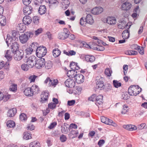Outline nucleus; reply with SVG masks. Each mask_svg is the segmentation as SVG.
I'll return each instance as SVG.
<instances>
[{
    "label": "nucleus",
    "mask_w": 147,
    "mask_h": 147,
    "mask_svg": "<svg viewBox=\"0 0 147 147\" xmlns=\"http://www.w3.org/2000/svg\"><path fill=\"white\" fill-rule=\"evenodd\" d=\"M112 73L111 70L109 68L106 69L105 71V74L109 77L111 76Z\"/></svg>",
    "instance_id": "8fccbe9b"
},
{
    "label": "nucleus",
    "mask_w": 147,
    "mask_h": 147,
    "mask_svg": "<svg viewBox=\"0 0 147 147\" xmlns=\"http://www.w3.org/2000/svg\"><path fill=\"white\" fill-rule=\"evenodd\" d=\"M17 85L16 84H12L10 86V91L13 92L16 91L17 90Z\"/></svg>",
    "instance_id": "de8ad7c7"
},
{
    "label": "nucleus",
    "mask_w": 147,
    "mask_h": 147,
    "mask_svg": "<svg viewBox=\"0 0 147 147\" xmlns=\"http://www.w3.org/2000/svg\"><path fill=\"white\" fill-rule=\"evenodd\" d=\"M10 48L13 53L19 50V45L18 43L16 42H12L10 45Z\"/></svg>",
    "instance_id": "ddd939ff"
},
{
    "label": "nucleus",
    "mask_w": 147,
    "mask_h": 147,
    "mask_svg": "<svg viewBox=\"0 0 147 147\" xmlns=\"http://www.w3.org/2000/svg\"><path fill=\"white\" fill-rule=\"evenodd\" d=\"M20 119L21 121H26L27 119V116L25 114L23 113L20 115Z\"/></svg>",
    "instance_id": "3c124183"
},
{
    "label": "nucleus",
    "mask_w": 147,
    "mask_h": 147,
    "mask_svg": "<svg viewBox=\"0 0 147 147\" xmlns=\"http://www.w3.org/2000/svg\"><path fill=\"white\" fill-rule=\"evenodd\" d=\"M103 96L102 95H99L96 96L95 98V104L98 106L102 103Z\"/></svg>",
    "instance_id": "aec40b11"
},
{
    "label": "nucleus",
    "mask_w": 147,
    "mask_h": 147,
    "mask_svg": "<svg viewBox=\"0 0 147 147\" xmlns=\"http://www.w3.org/2000/svg\"><path fill=\"white\" fill-rule=\"evenodd\" d=\"M85 58L86 61L90 63L93 62L95 59V57L94 56L88 55H85Z\"/></svg>",
    "instance_id": "a878e982"
},
{
    "label": "nucleus",
    "mask_w": 147,
    "mask_h": 147,
    "mask_svg": "<svg viewBox=\"0 0 147 147\" xmlns=\"http://www.w3.org/2000/svg\"><path fill=\"white\" fill-rule=\"evenodd\" d=\"M120 24L118 25V27L119 28L123 29L126 26H128L127 24H126V22L124 21H120Z\"/></svg>",
    "instance_id": "f704fd0d"
},
{
    "label": "nucleus",
    "mask_w": 147,
    "mask_h": 147,
    "mask_svg": "<svg viewBox=\"0 0 147 147\" xmlns=\"http://www.w3.org/2000/svg\"><path fill=\"white\" fill-rule=\"evenodd\" d=\"M93 49L98 51H103L105 50V48L103 46L98 45L97 47H94Z\"/></svg>",
    "instance_id": "864d4df0"
},
{
    "label": "nucleus",
    "mask_w": 147,
    "mask_h": 147,
    "mask_svg": "<svg viewBox=\"0 0 147 147\" xmlns=\"http://www.w3.org/2000/svg\"><path fill=\"white\" fill-rule=\"evenodd\" d=\"M77 74V72L74 69H71L67 71V75L69 78H75Z\"/></svg>",
    "instance_id": "a211bd4d"
},
{
    "label": "nucleus",
    "mask_w": 147,
    "mask_h": 147,
    "mask_svg": "<svg viewBox=\"0 0 147 147\" xmlns=\"http://www.w3.org/2000/svg\"><path fill=\"white\" fill-rule=\"evenodd\" d=\"M12 33L11 37L13 38L14 40L15 41L16 40L18 39V35L17 32L15 31H13Z\"/></svg>",
    "instance_id": "a18cd8bd"
},
{
    "label": "nucleus",
    "mask_w": 147,
    "mask_h": 147,
    "mask_svg": "<svg viewBox=\"0 0 147 147\" xmlns=\"http://www.w3.org/2000/svg\"><path fill=\"white\" fill-rule=\"evenodd\" d=\"M103 10V9L101 7H95L92 9L91 12L94 15H98L102 13Z\"/></svg>",
    "instance_id": "4468645a"
},
{
    "label": "nucleus",
    "mask_w": 147,
    "mask_h": 147,
    "mask_svg": "<svg viewBox=\"0 0 147 147\" xmlns=\"http://www.w3.org/2000/svg\"><path fill=\"white\" fill-rule=\"evenodd\" d=\"M30 88L31 90H32V92L33 93V95L34 94L38 93V91L39 90V87L37 85L35 84L33 85Z\"/></svg>",
    "instance_id": "2f4dec72"
},
{
    "label": "nucleus",
    "mask_w": 147,
    "mask_h": 147,
    "mask_svg": "<svg viewBox=\"0 0 147 147\" xmlns=\"http://www.w3.org/2000/svg\"><path fill=\"white\" fill-rule=\"evenodd\" d=\"M107 23L110 25H112L116 24V19L115 17H108L106 20Z\"/></svg>",
    "instance_id": "393cba45"
},
{
    "label": "nucleus",
    "mask_w": 147,
    "mask_h": 147,
    "mask_svg": "<svg viewBox=\"0 0 147 147\" xmlns=\"http://www.w3.org/2000/svg\"><path fill=\"white\" fill-rule=\"evenodd\" d=\"M60 140L61 142H64L66 140L67 138L63 134H62L60 136Z\"/></svg>",
    "instance_id": "bf43d9fd"
},
{
    "label": "nucleus",
    "mask_w": 147,
    "mask_h": 147,
    "mask_svg": "<svg viewBox=\"0 0 147 147\" xmlns=\"http://www.w3.org/2000/svg\"><path fill=\"white\" fill-rule=\"evenodd\" d=\"M13 41H14L11 36L9 34H7V38L6 39V42L7 44V46L8 47H9V45H11V43L13 42Z\"/></svg>",
    "instance_id": "cd10ccee"
},
{
    "label": "nucleus",
    "mask_w": 147,
    "mask_h": 147,
    "mask_svg": "<svg viewBox=\"0 0 147 147\" xmlns=\"http://www.w3.org/2000/svg\"><path fill=\"white\" fill-rule=\"evenodd\" d=\"M86 23L92 24L94 22L92 16L90 14H88L85 18Z\"/></svg>",
    "instance_id": "6ab92c4d"
},
{
    "label": "nucleus",
    "mask_w": 147,
    "mask_h": 147,
    "mask_svg": "<svg viewBox=\"0 0 147 147\" xmlns=\"http://www.w3.org/2000/svg\"><path fill=\"white\" fill-rule=\"evenodd\" d=\"M113 84L115 87L118 88L121 86V82H119L117 80H113Z\"/></svg>",
    "instance_id": "c03bdc74"
},
{
    "label": "nucleus",
    "mask_w": 147,
    "mask_h": 147,
    "mask_svg": "<svg viewBox=\"0 0 147 147\" xmlns=\"http://www.w3.org/2000/svg\"><path fill=\"white\" fill-rule=\"evenodd\" d=\"M29 67L28 65L27 64H23L21 65V68L24 71H27L28 70Z\"/></svg>",
    "instance_id": "5fc2aeb1"
},
{
    "label": "nucleus",
    "mask_w": 147,
    "mask_h": 147,
    "mask_svg": "<svg viewBox=\"0 0 147 147\" xmlns=\"http://www.w3.org/2000/svg\"><path fill=\"white\" fill-rule=\"evenodd\" d=\"M17 28L20 31H24L25 29V26L24 25L23 23H21L18 24L17 26Z\"/></svg>",
    "instance_id": "37998d69"
},
{
    "label": "nucleus",
    "mask_w": 147,
    "mask_h": 147,
    "mask_svg": "<svg viewBox=\"0 0 147 147\" xmlns=\"http://www.w3.org/2000/svg\"><path fill=\"white\" fill-rule=\"evenodd\" d=\"M24 52L23 50H19L14 52L13 57L14 59L16 61H19L23 57Z\"/></svg>",
    "instance_id": "0eeeda50"
},
{
    "label": "nucleus",
    "mask_w": 147,
    "mask_h": 147,
    "mask_svg": "<svg viewBox=\"0 0 147 147\" xmlns=\"http://www.w3.org/2000/svg\"><path fill=\"white\" fill-rule=\"evenodd\" d=\"M33 50L30 49V47L27 48L25 50L26 53L27 55H30L32 53V52Z\"/></svg>",
    "instance_id": "338daca9"
},
{
    "label": "nucleus",
    "mask_w": 147,
    "mask_h": 147,
    "mask_svg": "<svg viewBox=\"0 0 147 147\" xmlns=\"http://www.w3.org/2000/svg\"><path fill=\"white\" fill-rule=\"evenodd\" d=\"M123 127L127 130L130 131L135 130L137 129L136 126L132 125H123Z\"/></svg>",
    "instance_id": "412c9836"
},
{
    "label": "nucleus",
    "mask_w": 147,
    "mask_h": 147,
    "mask_svg": "<svg viewBox=\"0 0 147 147\" xmlns=\"http://www.w3.org/2000/svg\"><path fill=\"white\" fill-rule=\"evenodd\" d=\"M69 36V34L64 32H61L58 34V38L59 39L64 40L67 38Z\"/></svg>",
    "instance_id": "7c9ffc66"
},
{
    "label": "nucleus",
    "mask_w": 147,
    "mask_h": 147,
    "mask_svg": "<svg viewBox=\"0 0 147 147\" xmlns=\"http://www.w3.org/2000/svg\"><path fill=\"white\" fill-rule=\"evenodd\" d=\"M131 7V4L130 3L126 2L123 3L121 7V9L124 10H128L130 9Z\"/></svg>",
    "instance_id": "f3484780"
},
{
    "label": "nucleus",
    "mask_w": 147,
    "mask_h": 147,
    "mask_svg": "<svg viewBox=\"0 0 147 147\" xmlns=\"http://www.w3.org/2000/svg\"><path fill=\"white\" fill-rule=\"evenodd\" d=\"M38 44L37 42H33L30 46L29 47L32 50H33V51H36V50L37 49L38 47Z\"/></svg>",
    "instance_id": "ea45409f"
},
{
    "label": "nucleus",
    "mask_w": 147,
    "mask_h": 147,
    "mask_svg": "<svg viewBox=\"0 0 147 147\" xmlns=\"http://www.w3.org/2000/svg\"><path fill=\"white\" fill-rule=\"evenodd\" d=\"M77 63L74 62L73 61L71 62L70 65V67L71 69H74L75 67L77 66Z\"/></svg>",
    "instance_id": "680f3d73"
},
{
    "label": "nucleus",
    "mask_w": 147,
    "mask_h": 147,
    "mask_svg": "<svg viewBox=\"0 0 147 147\" xmlns=\"http://www.w3.org/2000/svg\"><path fill=\"white\" fill-rule=\"evenodd\" d=\"M142 91V89L138 85L130 86L128 89V94L130 96H136Z\"/></svg>",
    "instance_id": "f257e3e1"
},
{
    "label": "nucleus",
    "mask_w": 147,
    "mask_h": 147,
    "mask_svg": "<svg viewBox=\"0 0 147 147\" xmlns=\"http://www.w3.org/2000/svg\"><path fill=\"white\" fill-rule=\"evenodd\" d=\"M23 138L24 139L28 140L32 138L31 134L30 132H26L24 133Z\"/></svg>",
    "instance_id": "c9c22d12"
},
{
    "label": "nucleus",
    "mask_w": 147,
    "mask_h": 147,
    "mask_svg": "<svg viewBox=\"0 0 147 147\" xmlns=\"http://www.w3.org/2000/svg\"><path fill=\"white\" fill-rule=\"evenodd\" d=\"M70 3L69 1L68 0H64L62 3V8L64 10L66 9L69 6Z\"/></svg>",
    "instance_id": "72a5a7b5"
},
{
    "label": "nucleus",
    "mask_w": 147,
    "mask_h": 147,
    "mask_svg": "<svg viewBox=\"0 0 147 147\" xmlns=\"http://www.w3.org/2000/svg\"><path fill=\"white\" fill-rule=\"evenodd\" d=\"M29 147H40L39 143L34 141L30 143Z\"/></svg>",
    "instance_id": "a19ab883"
},
{
    "label": "nucleus",
    "mask_w": 147,
    "mask_h": 147,
    "mask_svg": "<svg viewBox=\"0 0 147 147\" xmlns=\"http://www.w3.org/2000/svg\"><path fill=\"white\" fill-rule=\"evenodd\" d=\"M32 0H22L23 4L25 5H28L31 2Z\"/></svg>",
    "instance_id": "0e129e2a"
},
{
    "label": "nucleus",
    "mask_w": 147,
    "mask_h": 147,
    "mask_svg": "<svg viewBox=\"0 0 147 147\" xmlns=\"http://www.w3.org/2000/svg\"><path fill=\"white\" fill-rule=\"evenodd\" d=\"M43 31V29L41 28H38V29L35 31V34L36 36L38 35L39 34L41 33Z\"/></svg>",
    "instance_id": "052dcab7"
},
{
    "label": "nucleus",
    "mask_w": 147,
    "mask_h": 147,
    "mask_svg": "<svg viewBox=\"0 0 147 147\" xmlns=\"http://www.w3.org/2000/svg\"><path fill=\"white\" fill-rule=\"evenodd\" d=\"M37 58L34 56H32L27 59L26 64L30 68L33 67L35 65Z\"/></svg>",
    "instance_id": "39448f33"
},
{
    "label": "nucleus",
    "mask_w": 147,
    "mask_h": 147,
    "mask_svg": "<svg viewBox=\"0 0 147 147\" xmlns=\"http://www.w3.org/2000/svg\"><path fill=\"white\" fill-rule=\"evenodd\" d=\"M6 24V17L3 15H0V25L2 26H4Z\"/></svg>",
    "instance_id": "c85d7f7f"
},
{
    "label": "nucleus",
    "mask_w": 147,
    "mask_h": 147,
    "mask_svg": "<svg viewBox=\"0 0 147 147\" xmlns=\"http://www.w3.org/2000/svg\"><path fill=\"white\" fill-rule=\"evenodd\" d=\"M96 95V94H93L90 97L88 98V100L92 102L95 101Z\"/></svg>",
    "instance_id": "603ef678"
},
{
    "label": "nucleus",
    "mask_w": 147,
    "mask_h": 147,
    "mask_svg": "<svg viewBox=\"0 0 147 147\" xmlns=\"http://www.w3.org/2000/svg\"><path fill=\"white\" fill-rule=\"evenodd\" d=\"M125 53L126 55H136L138 54V52L135 51L129 50L126 51Z\"/></svg>",
    "instance_id": "58836bf2"
},
{
    "label": "nucleus",
    "mask_w": 147,
    "mask_h": 147,
    "mask_svg": "<svg viewBox=\"0 0 147 147\" xmlns=\"http://www.w3.org/2000/svg\"><path fill=\"white\" fill-rule=\"evenodd\" d=\"M131 25L129 26L128 30H124L122 33V37L123 39H127L129 37L130 33L128 29L130 28Z\"/></svg>",
    "instance_id": "dca6fc26"
},
{
    "label": "nucleus",
    "mask_w": 147,
    "mask_h": 147,
    "mask_svg": "<svg viewBox=\"0 0 147 147\" xmlns=\"http://www.w3.org/2000/svg\"><path fill=\"white\" fill-rule=\"evenodd\" d=\"M64 83L66 87L69 88L74 87L75 85V82L73 79L69 78L67 79Z\"/></svg>",
    "instance_id": "9d476101"
},
{
    "label": "nucleus",
    "mask_w": 147,
    "mask_h": 147,
    "mask_svg": "<svg viewBox=\"0 0 147 147\" xmlns=\"http://www.w3.org/2000/svg\"><path fill=\"white\" fill-rule=\"evenodd\" d=\"M53 63L50 61H48L45 63L44 66L45 68L47 69H51L53 66Z\"/></svg>",
    "instance_id": "e433bc0d"
},
{
    "label": "nucleus",
    "mask_w": 147,
    "mask_h": 147,
    "mask_svg": "<svg viewBox=\"0 0 147 147\" xmlns=\"http://www.w3.org/2000/svg\"><path fill=\"white\" fill-rule=\"evenodd\" d=\"M137 47L136 49L138 51L139 53L141 55H143L144 53V48L143 47H141V48H140V47L138 46L137 45H135Z\"/></svg>",
    "instance_id": "09e8293b"
},
{
    "label": "nucleus",
    "mask_w": 147,
    "mask_h": 147,
    "mask_svg": "<svg viewBox=\"0 0 147 147\" xmlns=\"http://www.w3.org/2000/svg\"><path fill=\"white\" fill-rule=\"evenodd\" d=\"M36 54L38 57H42L45 56L47 53L46 48L43 46H40L37 49Z\"/></svg>",
    "instance_id": "7ed1b4c3"
},
{
    "label": "nucleus",
    "mask_w": 147,
    "mask_h": 147,
    "mask_svg": "<svg viewBox=\"0 0 147 147\" xmlns=\"http://www.w3.org/2000/svg\"><path fill=\"white\" fill-rule=\"evenodd\" d=\"M7 125L8 127H13L15 126V122L12 120H9L7 122Z\"/></svg>",
    "instance_id": "79ce46f5"
},
{
    "label": "nucleus",
    "mask_w": 147,
    "mask_h": 147,
    "mask_svg": "<svg viewBox=\"0 0 147 147\" xmlns=\"http://www.w3.org/2000/svg\"><path fill=\"white\" fill-rule=\"evenodd\" d=\"M74 79L78 84L82 83L84 82V78L83 75L80 74H76Z\"/></svg>",
    "instance_id": "9b49d317"
},
{
    "label": "nucleus",
    "mask_w": 147,
    "mask_h": 147,
    "mask_svg": "<svg viewBox=\"0 0 147 147\" xmlns=\"http://www.w3.org/2000/svg\"><path fill=\"white\" fill-rule=\"evenodd\" d=\"M32 91L31 88L28 87L25 89L24 91V92L26 96H31L33 95V93Z\"/></svg>",
    "instance_id": "bb28decb"
},
{
    "label": "nucleus",
    "mask_w": 147,
    "mask_h": 147,
    "mask_svg": "<svg viewBox=\"0 0 147 147\" xmlns=\"http://www.w3.org/2000/svg\"><path fill=\"white\" fill-rule=\"evenodd\" d=\"M104 90H105L106 92H109L112 89V86L111 84L109 83L105 84L104 86Z\"/></svg>",
    "instance_id": "4c0bfd02"
},
{
    "label": "nucleus",
    "mask_w": 147,
    "mask_h": 147,
    "mask_svg": "<svg viewBox=\"0 0 147 147\" xmlns=\"http://www.w3.org/2000/svg\"><path fill=\"white\" fill-rule=\"evenodd\" d=\"M61 51L57 48H55L53 51V54L54 57H58L60 55Z\"/></svg>",
    "instance_id": "473e14b6"
},
{
    "label": "nucleus",
    "mask_w": 147,
    "mask_h": 147,
    "mask_svg": "<svg viewBox=\"0 0 147 147\" xmlns=\"http://www.w3.org/2000/svg\"><path fill=\"white\" fill-rule=\"evenodd\" d=\"M101 122L106 124L112 125L114 127L117 126L116 123L114 122L112 120L104 116L101 117Z\"/></svg>",
    "instance_id": "423d86ee"
},
{
    "label": "nucleus",
    "mask_w": 147,
    "mask_h": 147,
    "mask_svg": "<svg viewBox=\"0 0 147 147\" xmlns=\"http://www.w3.org/2000/svg\"><path fill=\"white\" fill-rule=\"evenodd\" d=\"M48 106L49 108L53 109L55 108L56 105L54 102H51L48 104Z\"/></svg>",
    "instance_id": "4d7b16f0"
},
{
    "label": "nucleus",
    "mask_w": 147,
    "mask_h": 147,
    "mask_svg": "<svg viewBox=\"0 0 147 147\" xmlns=\"http://www.w3.org/2000/svg\"><path fill=\"white\" fill-rule=\"evenodd\" d=\"M58 83V80H53V81L52 80H50V84H51L53 86L56 85Z\"/></svg>",
    "instance_id": "13d9d810"
},
{
    "label": "nucleus",
    "mask_w": 147,
    "mask_h": 147,
    "mask_svg": "<svg viewBox=\"0 0 147 147\" xmlns=\"http://www.w3.org/2000/svg\"><path fill=\"white\" fill-rule=\"evenodd\" d=\"M76 102L75 100H68L67 101V105L69 106L73 105Z\"/></svg>",
    "instance_id": "774afa93"
},
{
    "label": "nucleus",
    "mask_w": 147,
    "mask_h": 147,
    "mask_svg": "<svg viewBox=\"0 0 147 147\" xmlns=\"http://www.w3.org/2000/svg\"><path fill=\"white\" fill-rule=\"evenodd\" d=\"M78 133V132L77 130H71L69 134V137L71 138H74L77 136V135Z\"/></svg>",
    "instance_id": "c756f323"
},
{
    "label": "nucleus",
    "mask_w": 147,
    "mask_h": 147,
    "mask_svg": "<svg viewBox=\"0 0 147 147\" xmlns=\"http://www.w3.org/2000/svg\"><path fill=\"white\" fill-rule=\"evenodd\" d=\"M33 10L31 6L26 5L23 7V11L25 15H29L32 12Z\"/></svg>",
    "instance_id": "1a4fd4ad"
},
{
    "label": "nucleus",
    "mask_w": 147,
    "mask_h": 147,
    "mask_svg": "<svg viewBox=\"0 0 147 147\" xmlns=\"http://www.w3.org/2000/svg\"><path fill=\"white\" fill-rule=\"evenodd\" d=\"M14 53H13L11 50H7L5 55V57L8 60H11L13 54Z\"/></svg>",
    "instance_id": "b1692460"
},
{
    "label": "nucleus",
    "mask_w": 147,
    "mask_h": 147,
    "mask_svg": "<svg viewBox=\"0 0 147 147\" xmlns=\"http://www.w3.org/2000/svg\"><path fill=\"white\" fill-rule=\"evenodd\" d=\"M105 79L101 76H97L96 78L95 82L97 89L100 88V90L104 86V82Z\"/></svg>",
    "instance_id": "20e7f679"
},
{
    "label": "nucleus",
    "mask_w": 147,
    "mask_h": 147,
    "mask_svg": "<svg viewBox=\"0 0 147 147\" xmlns=\"http://www.w3.org/2000/svg\"><path fill=\"white\" fill-rule=\"evenodd\" d=\"M48 95V93L47 92V91H44L42 92L40 95L41 100H40L42 103L45 102L47 100Z\"/></svg>",
    "instance_id": "f8f14e48"
},
{
    "label": "nucleus",
    "mask_w": 147,
    "mask_h": 147,
    "mask_svg": "<svg viewBox=\"0 0 147 147\" xmlns=\"http://www.w3.org/2000/svg\"><path fill=\"white\" fill-rule=\"evenodd\" d=\"M32 21L31 17L28 15H25L23 19V24L25 25H28Z\"/></svg>",
    "instance_id": "2eb2a0df"
},
{
    "label": "nucleus",
    "mask_w": 147,
    "mask_h": 147,
    "mask_svg": "<svg viewBox=\"0 0 147 147\" xmlns=\"http://www.w3.org/2000/svg\"><path fill=\"white\" fill-rule=\"evenodd\" d=\"M129 108L128 106L126 105H124L123 106V108L122 111L121 112L122 114H125L126 113L128 112Z\"/></svg>",
    "instance_id": "49530a36"
},
{
    "label": "nucleus",
    "mask_w": 147,
    "mask_h": 147,
    "mask_svg": "<svg viewBox=\"0 0 147 147\" xmlns=\"http://www.w3.org/2000/svg\"><path fill=\"white\" fill-rule=\"evenodd\" d=\"M42 57H38L39 59L36 60L35 63V67L38 69H40L44 67L45 65V58Z\"/></svg>",
    "instance_id": "6e6552de"
},
{
    "label": "nucleus",
    "mask_w": 147,
    "mask_h": 147,
    "mask_svg": "<svg viewBox=\"0 0 147 147\" xmlns=\"http://www.w3.org/2000/svg\"><path fill=\"white\" fill-rule=\"evenodd\" d=\"M47 8L45 5H40L38 9V12L40 15H43L45 14L47 11Z\"/></svg>",
    "instance_id": "5701e85b"
},
{
    "label": "nucleus",
    "mask_w": 147,
    "mask_h": 147,
    "mask_svg": "<svg viewBox=\"0 0 147 147\" xmlns=\"http://www.w3.org/2000/svg\"><path fill=\"white\" fill-rule=\"evenodd\" d=\"M39 19L37 16H35L33 17V22L36 24H38L39 23Z\"/></svg>",
    "instance_id": "6e6d98bb"
},
{
    "label": "nucleus",
    "mask_w": 147,
    "mask_h": 147,
    "mask_svg": "<svg viewBox=\"0 0 147 147\" xmlns=\"http://www.w3.org/2000/svg\"><path fill=\"white\" fill-rule=\"evenodd\" d=\"M128 66L127 65H124L123 67V72L125 75L127 72Z\"/></svg>",
    "instance_id": "e2e57ef3"
},
{
    "label": "nucleus",
    "mask_w": 147,
    "mask_h": 147,
    "mask_svg": "<svg viewBox=\"0 0 147 147\" xmlns=\"http://www.w3.org/2000/svg\"><path fill=\"white\" fill-rule=\"evenodd\" d=\"M129 97L128 96L127 94H125L124 93H123L121 96V98L124 100H127L128 99Z\"/></svg>",
    "instance_id": "69168bd1"
},
{
    "label": "nucleus",
    "mask_w": 147,
    "mask_h": 147,
    "mask_svg": "<svg viewBox=\"0 0 147 147\" xmlns=\"http://www.w3.org/2000/svg\"><path fill=\"white\" fill-rule=\"evenodd\" d=\"M17 112V109L15 108L9 109L7 113V115L9 117H12L14 116Z\"/></svg>",
    "instance_id": "4be33fe9"
},
{
    "label": "nucleus",
    "mask_w": 147,
    "mask_h": 147,
    "mask_svg": "<svg viewBox=\"0 0 147 147\" xmlns=\"http://www.w3.org/2000/svg\"><path fill=\"white\" fill-rule=\"evenodd\" d=\"M33 35L34 33L32 32H26L19 36L20 41L22 43H25L28 40L29 38H32Z\"/></svg>",
    "instance_id": "f03ea898"
}]
</instances>
